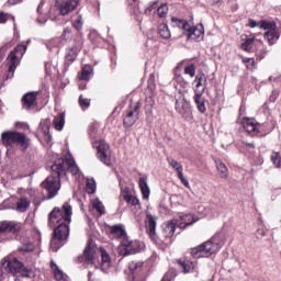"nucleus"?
Returning a JSON list of instances; mask_svg holds the SVG:
<instances>
[{
    "instance_id": "obj_6",
    "label": "nucleus",
    "mask_w": 281,
    "mask_h": 281,
    "mask_svg": "<svg viewBox=\"0 0 281 281\" xmlns=\"http://www.w3.org/2000/svg\"><path fill=\"white\" fill-rule=\"evenodd\" d=\"M1 142L3 146H21L23 150H27L30 148V138L24 133L19 132H3L1 134Z\"/></svg>"
},
{
    "instance_id": "obj_64",
    "label": "nucleus",
    "mask_w": 281,
    "mask_h": 281,
    "mask_svg": "<svg viewBox=\"0 0 281 281\" xmlns=\"http://www.w3.org/2000/svg\"><path fill=\"white\" fill-rule=\"evenodd\" d=\"M161 281H172V279H170V273H166V274L162 277Z\"/></svg>"
},
{
    "instance_id": "obj_49",
    "label": "nucleus",
    "mask_w": 281,
    "mask_h": 281,
    "mask_svg": "<svg viewBox=\"0 0 281 281\" xmlns=\"http://www.w3.org/2000/svg\"><path fill=\"white\" fill-rule=\"evenodd\" d=\"M72 25H74L75 30H77L78 32H79V30H82V25H83L82 14H77V18L74 21Z\"/></svg>"
},
{
    "instance_id": "obj_56",
    "label": "nucleus",
    "mask_w": 281,
    "mask_h": 281,
    "mask_svg": "<svg viewBox=\"0 0 281 281\" xmlns=\"http://www.w3.org/2000/svg\"><path fill=\"white\" fill-rule=\"evenodd\" d=\"M177 82L180 85V87H182V89H188V87H190V82L183 79L181 76L177 77Z\"/></svg>"
},
{
    "instance_id": "obj_28",
    "label": "nucleus",
    "mask_w": 281,
    "mask_h": 281,
    "mask_svg": "<svg viewBox=\"0 0 281 281\" xmlns=\"http://www.w3.org/2000/svg\"><path fill=\"white\" fill-rule=\"evenodd\" d=\"M188 38H190L191 41L203 40V25L193 26L192 31L189 33Z\"/></svg>"
},
{
    "instance_id": "obj_17",
    "label": "nucleus",
    "mask_w": 281,
    "mask_h": 281,
    "mask_svg": "<svg viewBox=\"0 0 281 281\" xmlns=\"http://www.w3.org/2000/svg\"><path fill=\"white\" fill-rule=\"evenodd\" d=\"M38 97V91H33L24 94L22 97V106L26 111H32V109H36V98Z\"/></svg>"
},
{
    "instance_id": "obj_29",
    "label": "nucleus",
    "mask_w": 281,
    "mask_h": 281,
    "mask_svg": "<svg viewBox=\"0 0 281 281\" xmlns=\"http://www.w3.org/2000/svg\"><path fill=\"white\" fill-rule=\"evenodd\" d=\"M30 199L25 196H21L16 202V212H27V209L30 207Z\"/></svg>"
},
{
    "instance_id": "obj_43",
    "label": "nucleus",
    "mask_w": 281,
    "mask_h": 281,
    "mask_svg": "<svg viewBox=\"0 0 281 281\" xmlns=\"http://www.w3.org/2000/svg\"><path fill=\"white\" fill-rule=\"evenodd\" d=\"M259 27L261 29V30H268V32L269 31H271V30H276V23L274 22H269V21H260L259 22Z\"/></svg>"
},
{
    "instance_id": "obj_11",
    "label": "nucleus",
    "mask_w": 281,
    "mask_h": 281,
    "mask_svg": "<svg viewBox=\"0 0 281 281\" xmlns=\"http://www.w3.org/2000/svg\"><path fill=\"white\" fill-rule=\"evenodd\" d=\"M98 248L93 241L89 240L87 247L83 250V256L79 257V262H83L85 265H90L93 267L98 260Z\"/></svg>"
},
{
    "instance_id": "obj_40",
    "label": "nucleus",
    "mask_w": 281,
    "mask_h": 281,
    "mask_svg": "<svg viewBox=\"0 0 281 281\" xmlns=\"http://www.w3.org/2000/svg\"><path fill=\"white\" fill-rule=\"evenodd\" d=\"M92 207L98 212L99 216H102V214H104V204H102L100 200H93Z\"/></svg>"
},
{
    "instance_id": "obj_63",
    "label": "nucleus",
    "mask_w": 281,
    "mask_h": 281,
    "mask_svg": "<svg viewBox=\"0 0 281 281\" xmlns=\"http://www.w3.org/2000/svg\"><path fill=\"white\" fill-rule=\"evenodd\" d=\"M249 27H260V22H256L255 20H249Z\"/></svg>"
},
{
    "instance_id": "obj_10",
    "label": "nucleus",
    "mask_w": 281,
    "mask_h": 281,
    "mask_svg": "<svg viewBox=\"0 0 281 281\" xmlns=\"http://www.w3.org/2000/svg\"><path fill=\"white\" fill-rule=\"evenodd\" d=\"M93 148L97 150V156L105 166H112L111 164V147L104 140H95L92 143Z\"/></svg>"
},
{
    "instance_id": "obj_46",
    "label": "nucleus",
    "mask_w": 281,
    "mask_h": 281,
    "mask_svg": "<svg viewBox=\"0 0 281 281\" xmlns=\"http://www.w3.org/2000/svg\"><path fill=\"white\" fill-rule=\"evenodd\" d=\"M157 13L160 19H166V16H168V4H161L158 7Z\"/></svg>"
},
{
    "instance_id": "obj_20",
    "label": "nucleus",
    "mask_w": 281,
    "mask_h": 281,
    "mask_svg": "<svg viewBox=\"0 0 281 281\" xmlns=\"http://www.w3.org/2000/svg\"><path fill=\"white\" fill-rule=\"evenodd\" d=\"M100 254H101V271L103 273H109L111 270V267H113V260L111 259V255L104 249V248H99Z\"/></svg>"
},
{
    "instance_id": "obj_16",
    "label": "nucleus",
    "mask_w": 281,
    "mask_h": 281,
    "mask_svg": "<svg viewBox=\"0 0 281 281\" xmlns=\"http://www.w3.org/2000/svg\"><path fill=\"white\" fill-rule=\"evenodd\" d=\"M5 232H9V234H19V232H21V223L10 222V221H1L0 222V236L2 234H5Z\"/></svg>"
},
{
    "instance_id": "obj_18",
    "label": "nucleus",
    "mask_w": 281,
    "mask_h": 281,
    "mask_svg": "<svg viewBox=\"0 0 281 281\" xmlns=\"http://www.w3.org/2000/svg\"><path fill=\"white\" fill-rule=\"evenodd\" d=\"M176 111L186 120L192 117V110L190 103L184 99L176 100Z\"/></svg>"
},
{
    "instance_id": "obj_7",
    "label": "nucleus",
    "mask_w": 281,
    "mask_h": 281,
    "mask_svg": "<svg viewBox=\"0 0 281 281\" xmlns=\"http://www.w3.org/2000/svg\"><path fill=\"white\" fill-rule=\"evenodd\" d=\"M3 269L5 273H11L12 276H16V273H21L24 278H32V276H34V271H32V269L24 268L23 262L19 261L16 258L7 260L3 263Z\"/></svg>"
},
{
    "instance_id": "obj_26",
    "label": "nucleus",
    "mask_w": 281,
    "mask_h": 281,
    "mask_svg": "<svg viewBox=\"0 0 281 281\" xmlns=\"http://www.w3.org/2000/svg\"><path fill=\"white\" fill-rule=\"evenodd\" d=\"M263 38L268 41L269 45H276V43H278V40L280 38V33L276 29H273L267 31L263 35Z\"/></svg>"
},
{
    "instance_id": "obj_24",
    "label": "nucleus",
    "mask_w": 281,
    "mask_h": 281,
    "mask_svg": "<svg viewBox=\"0 0 281 281\" xmlns=\"http://www.w3.org/2000/svg\"><path fill=\"white\" fill-rule=\"evenodd\" d=\"M193 99L198 106V111H200V113H205L207 108H205V98H203V92H194Z\"/></svg>"
},
{
    "instance_id": "obj_59",
    "label": "nucleus",
    "mask_w": 281,
    "mask_h": 281,
    "mask_svg": "<svg viewBox=\"0 0 281 281\" xmlns=\"http://www.w3.org/2000/svg\"><path fill=\"white\" fill-rule=\"evenodd\" d=\"M147 87L150 89V91H155V75H151L148 79Z\"/></svg>"
},
{
    "instance_id": "obj_44",
    "label": "nucleus",
    "mask_w": 281,
    "mask_h": 281,
    "mask_svg": "<svg viewBox=\"0 0 281 281\" xmlns=\"http://www.w3.org/2000/svg\"><path fill=\"white\" fill-rule=\"evenodd\" d=\"M184 74L190 76V78H194L196 76V66L194 64L186 66Z\"/></svg>"
},
{
    "instance_id": "obj_4",
    "label": "nucleus",
    "mask_w": 281,
    "mask_h": 281,
    "mask_svg": "<svg viewBox=\"0 0 281 281\" xmlns=\"http://www.w3.org/2000/svg\"><path fill=\"white\" fill-rule=\"evenodd\" d=\"M220 237L214 236L210 240L203 243L202 245L191 249V256L193 258H210L212 254H216L223 247L218 241Z\"/></svg>"
},
{
    "instance_id": "obj_19",
    "label": "nucleus",
    "mask_w": 281,
    "mask_h": 281,
    "mask_svg": "<svg viewBox=\"0 0 281 281\" xmlns=\"http://www.w3.org/2000/svg\"><path fill=\"white\" fill-rule=\"evenodd\" d=\"M146 227H147V234H149V237L151 240H157V217L153 216L150 214L146 215Z\"/></svg>"
},
{
    "instance_id": "obj_42",
    "label": "nucleus",
    "mask_w": 281,
    "mask_h": 281,
    "mask_svg": "<svg viewBox=\"0 0 281 281\" xmlns=\"http://www.w3.org/2000/svg\"><path fill=\"white\" fill-rule=\"evenodd\" d=\"M238 146L240 150H248L249 153H251V150L256 148V145L254 143H247L245 140L239 142Z\"/></svg>"
},
{
    "instance_id": "obj_13",
    "label": "nucleus",
    "mask_w": 281,
    "mask_h": 281,
    "mask_svg": "<svg viewBox=\"0 0 281 281\" xmlns=\"http://www.w3.org/2000/svg\"><path fill=\"white\" fill-rule=\"evenodd\" d=\"M139 113H142V104L137 102L134 106L127 109L123 119V126L131 128L139 120Z\"/></svg>"
},
{
    "instance_id": "obj_37",
    "label": "nucleus",
    "mask_w": 281,
    "mask_h": 281,
    "mask_svg": "<svg viewBox=\"0 0 281 281\" xmlns=\"http://www.w3.org/2000/svg\"><path fill=\"white\" fill-rule=\"evenodd\" d=\"M153 106H155V99L153 97H147L145 99V113H146V115H153Z\"/></svg>"
},
{
    "instance_id": "obj_60",
    "label": "nucleus",
    "mask_w": 281,
    "mask_h": 281,
    "mask_svg": "<svg viewBox=\"0 0 281 281\" xmlns=\"http://www.w3.org/2000/svg\"><path fill=\"white\" fill-rule=\"evenodd\" d=\"M153 10H157V2H151L145 10V14H150Z\"/></svg>"
},
{
    "instance_id": "obj_45",
    "label": "nucleus",
    "mask_w": 281,
    "mask_h": 281,
    "mask_svg": "<svg viewBox=\"0 0 281 281\" xmlns=\"http://www.w3.org/2000/svg\"><path fill=\"white\" fill-rule=\"evenodd\" d=\"M40 130L44 133V135H49V120H43L40 123Z\"/></svg>"
},
{
    "instance_id": "obj_21",
    "label": "nucleus",
    "mask_w": 281,
    "mask_h": 281,
    "mask_svg": "<svg viewBox=\"0 0 281 281\" xmlns=\"http://www.w3.org/2000/svg\"><path fill=\"white\" fill-rule=\"evenodd\" d=\"M57 227L54 229V236L67 240L69 238V223H56Z\"/></svg>"
},
{
    "instance_id": "obj_9",
    "label": "nucleus",
    "mask_w": 281,
    "mask_h": 281,
    "mask_svg": "<svg viewBox=\"0 0 281 281\" xmlns=\"http://www.w3.org/2000/svg\"><path fill=\"white\" fill-rule=\"evenodd\" d=\"M146 245L144 241L139 240H131L125 239L123 244L119 247V251L121 256H132L133 254H139V251H144Z\"/></svg>"
},
{
    "instance_id": "obj_58",
    "label": "nucleus",
    "mask_w": 281,
    "mask_h": 281,
    "mask_svg": "<svg viewBox=\"0 0 281 281\" xmlns=\"http://www.w3.org/2000/svg\"><path fill=\"white\" fill-rule=\"evenodd\" d=\"M193 29H194V26L190 25V23H188V21H186L182 26L183 32H187L188 36H190V33L192 32Z\"/></svg>"
},
{
    "instance_id": "obj_55",
    "label": "nucleus",
    "mask_w": 281,
    "mask_h": 281,
    "mask_svg": "<svg viewBox=\"0 0 281 281\" xmlns=\"http://www.w3.org/2000/svg\"><path fill=\"white\" fill-rule=\"evenodd\" d=\"M243 63H245L247 69H255L256 60L254 58H244Z\"/></svg>"
},
{
    "instance_id": "obj_62",
    "label": "nucleus",
    "mask_w": 281,
    "mask_h": 281,
    "mask_svg": "<svg viewBox=\"0 0 281 281\" xmlns=\"http://www.w3.org/2000/svg\"><path fill=\"white\" fill-rule=\"evenodd\" d=\"M49 45H53V47H60V38H58V37L53 38V40L49 42Z\"/></svg>"
},
{
    "instance_id": "obj_5",
    "label": "nucleus",
    "mask_w": 281,
    "mask_h": 281,
    "mask_svg": "<svg viewBox=\"0 0 281 281\" xmlns=\"http://www.w3.org/2000/svg\"><path fill=\"white\" fill-rule=\"evenodd\" d=\"M72 209L65 202L61 207H54L48 215V226L56 227V223H71Z\"/></svg>"
},
{
    "instance_id": "obj_48",
    "label": "nucleus",
    "mask_w": 281,
    "mask_h": 281,
    "mask_svg": "<svg viewBox=\"0 0 281 281\" xmlns=\"http://www.w3.org/2000/svg\"><path fill=\"white\" fill-rule=\"evenodd\" d=\"M271 161L276 166V168H280V166H281L280 153H272L271 154Z\"/></svg>"
},
{
    "instance_id": "obj_12",
    "label": "nucleus",
    "mask_w": 281,
    "mask_h": 281,
    "mask_svg": "<svg viewBox=\"0 0 281 281\" xmlns=\"http://www.w3.org/2000/svg\"><path fill=\"white\" fill-rule=\"evenodd\" d=\"M80 49H82V37L77 36L74 40L72 46L68 47L66 56H65V66L69 67L76 58H78V54H80Z\"/></svg>"
},
{
    "instance_id": "obj_8",
    "label": "nucleus",
    "mask_w": 281,
    "mask_h": 281,
    "mask_svg": "<svg viewBox=\"0 0 281 281\" xmlns=\"http://www.w3.org/2000/svg\"><path fill=\"white\" fill-rule=\"evenodd\" d=\"M243 126L249 135H252V137H265L269 134L267 126L256 122V119H244Z\"/></svg>"
},
{
    "instance_id": "obj_51",
    "label": "nucleus",
    "mask_w": 281,
    "mask_h": 281,
    "mask_svg": "<svg viewBox=\"0 0 281 281\" xmlns=\"http://www.w3.org/2000/svg\"><path fill=\"white\" fill-rule=\"evenodd\" d=\"M72 36L74 33H71V27L67 26L61 34V41H71Z\"/></svg>"
},
{
    "instance_id": "obj_27",
    "label": "nucleus",
    "mask_w": 281,
    "mask_h": 281,
    "mask_svg": "<svg viewBox=\"0 0 281 281\" xmlns=\"http://www.w3.org/2000/svg\"><path fill=\"white\" fill-rule=\"evenodd\" d=\"M92 76L93 67H91V65L83 66L81 71L78 74L79 80H91Z\"/></svg>"
},
{
    "instance_id": "obj_34",
    "label": "nucleus",
    "mask_w": 281,
    "mask_h": 281,
    "mask_svg": "<svg viewBox=\"0 0 281 281\" xmlns=\"http://www.w3.org/2000/svg\"><path fill=\"white\" fill-rule=\"evenodd\" d=\"M123 199H124V201H126V203H130V205H139V199H137V196L128 193V189L124 190Z\"/></svg>"
},
{
    "instance_id": "obj_47",
    "label": "nucleus",
    "mask_w": 281,
    "mask_h": 281,
    "mask_svg": "<svg viewBox=\"0 0 281 281\" xmlns=\"http://www.w3.org/2000/svg\"><path fill=\"white\" fill-rule=\"evenodd\" d=\"M168 164L176 170L177 172L183 170V165L177 161L176 159H168Z\"/></svg>"
},
{
    "instance_id": "obj_32",
    "label": "nucleus",
    "mask_w": 281,
    "mask_h": 281,
    "mask_svg": "<svg viewBox=\"0 0 281 281\" xmlns=\"http://www.w3.org/2000/svg\"><path fill=\"white\" fill-rule=\"evenodd\" d=\"M53 126L56 131H63L65 128V114L56 115L53 120Z\"/></svg>"
},
{
    "instance_id": "obj_1",
    "label": "nucleus",
    "mask_w": 281,
    "mask_h": 281,
    "mask_svg": "<svg viewBox=\"0 0 281 281\" xmlns=\"http://www.w3.org/2000/svg\"><path fill=\"white\" fill-rule=\"evenodd\" d=\"M50 169L53 173L42 182V188L48 193L47 199H54L58 194V190H60V178L67 175L65 159L57 158Z\"/></svg>"
},
{
    "instance_id": "obj_53",
    "label": "nucleus",
    "mask_w": 281,
    "mask_h": 281,
    "mask_svg": "<svg viewBox=\"0 0 281 281\" xmlns=\"http://www.w3.org/2000/svg\"><path fill=\"white\" fill-rule=\"evenodd\" d=\"M89 135L91 139H97L98 137V124H92L89 128Z\"/></svg>"
},
{
    "instance_id": "obj_57",
    "label": "nucleus",
    "mask_w": 281,
    "mask_h": 281,
    "mask_svg": "<svg viewBox=\"0 0 281 281\" xmlns=\"http://www.w3.org/2000/svg\"><path fill=\"white\" fill-rule=\"evenodd\" d=\"M178 179L184 184V188H190V181L183 177V170L178 171Z\"/></svg>"
},
{
    "instance_id": "obj_25",
    "label": "nucleus",
    "mask_w": 281,
    "mask_h": 281,
    "mask_svg": "<svg viewBox=\"0 0 281 281\" xmlns=\"http://www.w3.org/2000/svg\"><path fill=\"white\" fill-rule=\"evenodd\" d=\"M138 186L143 195V199H149L150 196V187H148V179L142 177L138 180Z\"/></svg>"
},
{
    "instance_id": "obj_35",
    "label": "nucleus",
    "mask_w": 281,
    "mask_h": 281,
    "mask_svg": "<svg viewBox=\"0 0 281 281\" xmlns=\"http://www.w3.org/2000/svg\"><path fill=\"white\" fill-rule=\"evenodd\" d=\"M64 245H65V239L58 238V237H56V235H54V237L50 240L52 251H58L60 249V247H63Z\"/></svg>"
},
{
    "instance_id": "obj_41",
    "label": "nucleus",
    "mask_w": 281,
    "mask_h": 281,
    "mask_svg": "<svg viewBox=\"0 0 281 281\" xmlns=\"http://www.w3.org/2000/svg\"><path fill=\"white\" fill-rule=\"evenodd\" d=\"M95 180L88 178L86 183V191L88 192V194H93L95 192Z\"/></svg>"
},
{
    "instance_id": "obj_54",
    "label": "nucleus",
    "mask_w": 281,
    "mask_h": 281,
    "mask_svg": "<svg viewBox=\"0 0 281 281\" xmlns=\"http://www.w3.org/2000/svg\"><path fill=\"white\" fill-rule=\"evenodd\" d=\"M79 104L81 109H89L91 106V100L82 98V95L79 97Z\"/></svg>"
},
{
    "instance_id": "obj_33",
    "label": "nucleus",
    "mask_w": 281,
    "mask_h": 281,
    "mask_svg": "<svg viewBox=\"0 0 281 281\" xmlns=\"http://www.w3.org/2000/svg\"><path fill=\"white\" fill-rule=\"evenodd\" d=\"M64 165L66 167V171L68 170V172L72 173L74 176L79 175L80 168H78V165H76V161H74V160L66 161V160H64Z\"/></svg>"
},
{
    "instance_id": "obj_38",
    "label": "nucleus",
    "mask_w": 281,
    "mask_h": 281,
    "mask_svg": "<svg viewBox=\"0 0 281 281\" xmlns=\"http://www.w3.org/2000/svg\"><path fill=\"white\" fill-rule=\"evenodd\" d=\"M177 262H178V265H180V267H182L184 273H190V271H192V269H194V262L183 261L181 259H178Z\"/></svg>"
},
{
    "instance_id": "obj_39",
    "label": "nucleus",
    "mask_w": 281,
    "mask_h": 281,
    "mask_svg": "<svg viewBox=\"0 0 281 281\" xmlns=\"http://www.w3.org/2000/svg\"><path fill=\"white\" fill-rule=\"evenodd\" d=\"M254 41H256V37L246 38V41L241 44V49L244 52H251V48L254 47Z\"/></svg>"
},
{
    "instance_id": "obj_22",
    "label": "nucleus",
    "mask_w": 281,
    "mask_h": 281,
    "mask_svg": "<svg viewBox=\"0 0 281 281\" xmlns=\"http://www.w3.org/2000/svg\"><path fill=\"white\" fill-rule=\"evenodd\" d=\"M130 271L134 280H139L144 276V262L142 261H132L130 263Z\"/></svg>"
},
{
    "instance_id": "obj_14",
    "label": "nucleus",
    "mask_w": 281,
    "mask_h": 281,
    "mask_svg": "<svg viewBox=\"0 0 281 281\" xmlns=\"http://www.w3.org/2000/svg\"><path fill=\"white\" fill-rule=\"evenodd\" d=\"M56 7L63 16L78 8V0H56Z\"/></svg>"
},
{
    "instance_id": "obj_30",
    "label": "nucleus",
    "mask_w": 281,
    "mask_h": 281,
    "mask_svg": "<svg viewBox=\"0 0 281 281\" xmlns=\"http://www.w3.org/2000/svg\"><path fill=\"white\" fill-rule=\"evenodd\" d=\"M52 270L54 271L55 280L57 281H67V274L63 273V270L58 268L56 262H50Z\"/></svg>"
},
{
    "instance_id": "obj_15",
    "label": "nucleus",
    "mask_w": 281,
    "mask_h": 281,
    "mask_svg": "<svg viewBox=\"0 0 281 281\" xmlns=\"http://www.w3.org/2000/svg\"><path fill=\"white\" fill-rule=\"evenodd\" d=\"M192 86L194 93H205V89H207V77L205 74H198Z\"/></svg>"
},
{
    "instance_id": "obj_31",
    "label": "nucleus",
    "mask_w": 281,
    "mask_h": 281,
    "mask_svg": "<svg viewBox=\"0 0 281 281\" xmlns=\"http://www.w3.org/2000/svg\"><path fill=\"white\" fill-rule=\"evenodd\" d=\"M215 164L220 172L221 179H227L229 177V170L227 169V166L225 165V162L221 160H215Z\"/></svg>"
},
{
    "instance_id": "obj_36",
    "label": "nucleus",
    "mask_w": 281,
    "mask_h": 281,
    "mask_svg": "<svg viewBox=\"0 0 281 281\" xmlns=\"http://www.w3.org/2000/svg\"><path fill=\"white\" fill-rule=\"evenodd\" d=\"M158 34L161 36V38L168 40L170 38V29H168V24H160L158 26Z\"/></svg>"
},
{
    "instance_id": "obj_2",
    "label": "nucleus",
    "mask_w": 281,
    "mask_h": 281,
    "mask_svg": "<svg viewBox=\"0 0 281 281\" xmlns=\"http://www.w3.org/2000/svg\"><path fill=\"white\" fill-rule=\"evenodd\" d=\"M180 221L181 222L179 223V220L173 218L165 222L161 226V238L171 241L175 237L177 225L178 227H180V229H186V227H190V225H194V223H196V220H194V216H192L191 214L180 215Z\"/></svg>"
},
{
    "instance_id": "obj_23",
    "label": "nucleus",
    "mask_w": 281,
    "mask_h": 281,
    "mask_svg": "<svg viewBox=\"0 0 281 281\" xmlns=\"http://www.w3.org/2000/svg\"><path fill=\"white\" fill-rule=\"evenodd\" d=\"M112 238H116V240H120L121 245L124 244V240L128 238V235L126 234V229L120 225L112 226L111 228Z\"/></svg>"
},
{
    "instance_id": "obj_61",
    "label": "nucleus",
    "mask_w": 281,
    "mask_h": 281,
    "mask_svg": "<svg viewBox=\"0 0 281 281\" xmlns=\"http://www.w3.org/2000/svg\"><path fill=\"white\" fill-rule=\"evenodd\" d=\"M15 126H16L18 128H22L23 131L30 128V125H27V123H25V122H16V123H15Z\"/></svg>"
},
{
    "instance_id": "obj_50",
    "label": "nucleus",
    "mask_w": 281,
    "mask_h": 281,
    "mask_svg": "<svg viewBox=\"0 0 281 281\" xmlns=\"http://www.w3.org/2000/svg\"><path fill=\"white\" fill-rule=\"evenodd\" d=\"M20 251H24V254H30V251H34V244L32 243H25L20 248Z\"/></svg>"
},
{
    "instance_id": "obj_52",
    "label": "nucleus",
    "mask_w": 281,
    "mask_h": 281,
    "mask_svg": "<svg viewBox=\"0 0 281 281\" xmlns=\"http://www.w3.org/2000/svg\"><path fill=\"white\" fill-rule=\"evenodd\" d=\"M171 23L173 27H179V30L183 29V25L186 24V20H181L178 18H171Z\"/></svg>"
},
{
    "instance_id": "obj_3",
    "label": "nucleus",
    "mask_w": 281,
    "mask_h": 281,
    "mask_svg": "<svg viewBox=\"0 0 281 281\" xmlns=\"http://www.w3.org/2000/svg\"><path fill=\"white\" fill-rule=\"evenodd\" d=\"M25 52H27V46L20 44L9 54L7 58V72L3 76V80H12L14 78V71H16V67H19V63Z\"/></svg>"
}]
</instances>
